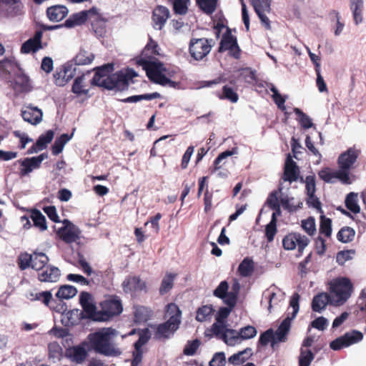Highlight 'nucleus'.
I'll return each instance as SVG.
<instances>
[{
    "label": "nucleus",
    "mask_w": 366,
    "mask_h": 366,
    "mask_svg": "<svg viewBox=\"0 0 366 366\" xmlns=\"http://www.w3.org/2000/svg\"><path fill=\"white\" fill-rule=\"evenodd\" d=\"M82 308L88 318L94 321L101 322V320L98 318L99 317V314H100V310H97V307L92 302L85 305L82 307Z\"/></svg>",
    "instance_id": "obj_45"
},
{
    "label": "nucleus",
    "mask_w": 366,
    "mask_h": 366,
    "mask_svg": "<svg viewBox=\"0 0 366 366\" xmlns=\"http://www.w3.org/2000/svg\"><path fill=\"white\" fill-rule=\"evenodd\" d=\"M21 116L25 122L36 125L42 121L43 112L38 107L29 105L22 109Z\"/></svg>",
    "instance_id": "obj_16"
},
{
    "label": "nucleus",
    "mask_w": 366,
    "mask_h": 366,
    "mask_svg": "<svg viewBox=\"0 0 366 366\" xmlns=\"http://www.w3.org/2000/svg\"><path fill=\"white\" fill-rule=\"evenodd\" d=\"M12 86L14 91L18 93L29 92L31 89L29 76L21 71L16 74Z\"/></svg>",
    "instance_id": "obj_20"
},
{
    "label": "nucleus",
    "mask_w": 366,
    "mask_h": 366,
    "mask_svg": "<svg viewBox=\"0 0 366 366\" xmlns=\"http://www.w3.org/2000/svg\"><path fill=\"white\" fill-rule=\"evenodd\" d=\"M277 231V219L273 217L271 218L269 223L267 224L265 227V236L269 242L274 240Z\"/></svg>",
    "instance_id": "obj_49"
},
{
    "label": "nucleus",
    "mask_w": 366,
    "mask_h": 366,
    "mask_svg": "<svg viewBox=\"0 0 366 366\" xmlns=\"http://www.w3.org/2000/svg\"><path fill=\"white\" fill-rule=\"evenodd\" d=\"M123 284L124 290H126V288L129 289V290L142 289V286L140 284L139 276H132V277L129 278L127 282L124 281Z\"/></svg>",
    "instance_id": "obj_55"
},
{
    "label": "nucleus",
    "mask_w": 366,
    "mask_h": 366,
    "mask_svg": "<svg viewBox=\"0 0 366 366\" xmlns=\"http://www.w3.org/2000/svg\"><path fill=\"white\" fill-rule=\"evenodd\" d=\"M254 262L249 257H245L238 267L239 274H250L254 272Z\"/></svg>",
    "instance_id": "obj_41"
},
{
    "label": "nucleus",
    "mask_w": 366,
    "mask_h": 366,
    "mask_svg": "<svg viewBox=\"0 0 366 366\" xmlns=\"http://www.w3.org/2000/svg\"><path fill=\"white\" fill-rule=\"evenodd\" d=\"M355 236V231L350 227H342L337 233V238L340 242L348 243L352 242Z\"/></svg>",
    "instance_id": "obj_33"
},
{
    "label": "nucleus",
    "mask_w": 366,
    "mask_h": 366,
    "mask_svg": "<svg viewBox=\"0 0 366 366\" xmlns=\"http://www.w3.org/2000/svg\"><path fill=\"white\" fill-rule=\"evenodd\" d=\"M164 317L168 318L166 322L152 327L154 330L155 340L169 339L179 327L182 312L176 304L169 303L167 305Z\"/></svg>",
    "instance_id": "obj_3"
},
{
    "label": "nucleus",
    "mask_w": 366,
    "mask_h": 366,
    "mask_svg": "<svg viewBox=\"0 0 366 366\" xmlns=\"http://www.w3.org/2000/svg\"><path fill=\"white\" fill-rule=\"evenodd\" d=\"M353 290L351 280L346 277H339L330 281L329 291L332 297V305H344L351 297Z\"/></svg>",
    "instance_id": "obj_4"
},
{
    "label": "nucleus",
    "mask_w": 366,
    "mask_h": 366,
    "mask_svg": "<svg viewBox=\"0 0 366 366\" xmlns=\"http://www.w3.org/2000/svg\"><path fill=\"white\" fill-rule=\"evenodd\" d=\"M92 29L97 37H102L106 34V22L102 19L97 13V18H92L90 20Z\"/></svg>",
    "instance_id": "obj_30"
},
{
    "label": "nucleus",
    "mask_w": 366,
    "mask_h": 366,
    "mask_svg": "<svg viewBox=\"0 0 366 366\" xmlns=\"http://www.w3.org/2000/svg\"><path fill=\"white\" fill-rule=\"evenodd\" d=\"M54 136V132L52 130H48L45 134L39 137L36 142V147L39 146L40 149H44L47 144L50 143Z\"/></svg>",
    "instance_id": "obj_48"
},
{
    "label": "nucleus",
    "mask_w": 366,
    "mask_h": 366,
    "mask_svg": "<svg viewBox=\"0 0 366 366\" xmlns=\"http://www.w3.org/2000/svg\"><path fill=\"white\" fill-rule=\"evenodd\" d=\"M173 6L174 12L177 14L184 15L188 11L189 0H169Z\"/></svg>",
    "instance_id": "obj_43"
},
{
    "label": "nucleus",
    "mask_w": 366,
    "mask_h": 366,
    "mask_svg": "<svg viewBox=\"0 0 366 366\" xmlns=\"http://www.w3.org/2000/svg\"><path fill=\"white\" fill-rule=\"evenodd\" d=\"M94 58V56L92 53L81 49L74 58L75 66L89 64L93 61Z\"/></svg>",
    "instance_id": "obj_32"
},
{
    "label": "nucleus",
    "mask_w": 366,
    "mask_h": 366,
    "mask_svg": "<svg viewBox=\"0 0 366 366\" xmlns=\"http://www.w3.org/2000/svg\"><path fill=\"white\" fill-rule=\"evenodd\" d=\"M330 17L332 21H336V29L334 33L335 36H339L342 33L345 26L344 24L340 21V14L337 11L333 10L330 13Z\"/></svg>",
    "instance_id": "obj_60"
},
{
    "label": "nucleus",
    "mask_w": 366,
    "mask_h": 366,
    "mask_svg": "<svg viewBox=\"0 0 366 366\" xmlns=\"http://www.w3.org/2000/svg\"><path fill=\"white\" fill-rule=\"evenodd\" d=\"M150 339L149 329L146 328L141 331L138 340L134 343L136 350L139 351L141 347L146 344Z\"/></svg>",
    "instance_id": "obj_56"
},
{
    "label": "nucleus",
    "mask_w": 366,
    "mask_h": 366,
    "mask_svg": "<svg viewBox=\"0 0 366 366\" xmlns=\"http://www.w3.org/2000/svg\"><path fill=\"white\" fill-rule=\"evenodd\" d=\"M362 339V333L360 331L353 330L332 340L330 344V347L332 350L337 351L342 348L356 344L360 342Z\"/></svg>",
    "instance_id": "obj_9"
},
{
    "label": "nucleus",
    "mask_w": 366,
    "mask_h": 366,
    "mask_svg": "<svg viewBox=\"0 0 366 366\" xmlns=\"http://www.w3.org/2000/svg\"><path fill=\"white\" fill-rule=\"evenodd\" d=\"M200 345V341L198 339L192 341H188L185 345L183 353L186 355H193L197 352V349Z\"/></svg>",
    "instance_id": "obj_58"
},
{
    "label": "nucleus",
    "mask_w": 366,
    "mask_h": 366,
    "mask_svg": "<svg viewBox=\"0 0 366 366\" xmlns=\"http://www.w3.org/2000/svg\"><path fill=\"white\" fill-rule=\"evenodd\" d=\"M224 303L227 307H221L218 310L215 315V320L217 323H226V320L237 304V298L231 295L227 300H224Z\"/></svg>",
    "instance_id": "obj_17"
},
{
    "label": "nucleus",
    "mask_w": 366,
    "mask_h": 366,
    "mask_svg": "<svg viewBox=\"0 0 366 366\" xmlns=\"http://www.w3.org/2000/svg\"><path fill=\"white\" fill-rule=\"evenodd\" d=\"M84 76L82 74L81 76H77L74 79V82L72 86L71 91L73 93L80 95V94H86L88 92V90L84 89V86L83 85Z\"/></svg>",
    "instance_id": "obj_51"
},
{
    "label": "nucleus",
    "mask_w": 366,
    "mask_h": 366,
    "mask_svg": "<svg viewBox=\"0 0 366 366\" xmlns=\"http://www.w3.org/2000/svg\"><path fill=\"white\" fill-rule=\"evenodd\" d=\"M282 187H279L278 191H273L267 197L266 204L268 205V207H270V209H272L274 207H277L278 205H280V198L279 197V193L280 194H282Z\"/></svg>",
    "instance_id": "obj_54"
},
{
    "label": "nucleus",
    "mask_w": 366,
    "mask_h": 366,
    "mask_svg": "<svg viewBox=\"0 0 366 366\" xmlns=\"http://www.w3.org/2000/svg\"><path fill=\"white\" fill-rule=\"evenodd\" d=\"M237 153V149H233L231 151L227 150V151H224V152H222L221 154H219L214 162V169L215 170L219 169L221 167L220 164L223 160H224L226 158H227L233 154H235Z\"/></svg>",
    "instance_id": "obj_62"
},
{
    "label": "nucleus",
    "mask_w": 366,
    "mask_h": 366,
    "mask_svg": "<svg viewBox=\"0 0 366 366\" xmlns=\"http://www.w3.org/2000/svg\"><path fill=\"white\" fill-rule=\"evenodd\" d=\"M112 70V64H106L97 68L92 80V84L109 90L124 91L128 89L131 83H133L132 78L137 76L133 69H128L125 72L121 71L109 74Z\"/></svg>",
    "instance_id": "obj_1"
},
{
    "label": "nucleus",
    "mask_w": 366,
    "mask_h": 366,
    "mask_svg": "<svg viewBox=\"0 0 366 366\" xmlns=\"http://www.w3.org/2000/svg\"><path fill=\"white\" fill-rule=\"evenodd\" d=\"M152 312L149 308L144 306L134 307V317L137 323L146 322L149 320Z\"/></svg>",
    "instance_id": "obj_28"
},
{
    "label": "nucleus",
    "mask_w": 366,
    "mask_h": 366,
    "mask_svg": "<svg viewBox=\"0 0 366 366\" xmlns=\"http://www.w3.org/2000/svg\"><path fill=\"white\" fill-rule=\"evenodd\" d=\"M224 51H229V55L235 59H239L240 57L241 50L238 46L237 38L232 34L229 29L222 35L219 47V52Z\"/></svg>",
    "instance_id": "obj_11"
},
{
    "label": "nucleus",
    "mask_w": 366,
    "mask_h": 366,
    "mask_svg": "<svg viewBox=\"0 0 366 366\" xmlns=\"http://www.w3.org/2000/svg\"><path fill=\"white\" fill-rule=\"evenodd\" d=\"M298 174L299 171L297 164L289 154L285 164L283 179L290 182H295L298 179Z\"/></svg>",
    "instance_id": "obj_21"
},
{
    "label": "nucleus",
    "mask_w": 366,
    "mask_h": 366,
    "mask_svg": "<svg viewBox=\"0 0 366 366\" xmlns=\"http://www.w3.org/2000/svg\"><path fill=\"white\" fill-rule=\"evenodd\" d=\"M256 13L270 12L271 0H249Z\"/></svg>",
    "instance_id": "obj_39"
},
{
    "label": "nucleus",
    "mask_w": 366,
    "mask_h": 366,
    "mask_svg": "<svg viewBox=\"0 0 366 366\" xmlns=\"http://www.w3.org/2000/svg\"><path fill=\"white\" fill-rule=\"evenodd\" d=\"M347 208L353 213H359L360 208L357 204V194L354 192L349 193L345 199Z\"/></svg>",
    "instance_id": "obj_40"
},
{
    "label": "nucleus",
    "mask_w": 366,
    "mask_h": 366,
    "mask_svg": "<svg viewBox=\"0 0 366 366\" xmlns=\"http://www.w3.org/2000/svg\"><path fill=\"white\" fill-rule=\"evenodd\" d=\"M309 243V238L298 232H291L286 235L282 240V244L285 249L292 250L297 247L298 252L300 254L302 253Z\"/></svg>",
    "instance_id": "obj_10"
},
{
    "label": "nucleus",
    "mask_w": 366,
    "mask_h": 366,
    "mask_svg": "<svg viewBox=\"0 0 366 366\" xmlns=\"http://www.w3.org/2000/svg\"><path fill=\"white\" fill-rule=\"evenodd\" d=\"M157 46L158 45L157 43L150 39L149 42L146 45L145 48L142 51L139 59L137 61L138 64H139V61L142 59L151 60L150 57L152 55L158 54L159 53L157 51Z\"/></svg>",
    "instance_id": "obj_37"
},
{
    "label": "nucleus",
    "mask_w": 366,
    "mask_h": 366,
    "mask_svg": "<svg viewBox=\"0 0 366 366\" xmlns=\"http://www.w3.org/2000/svg\"><path fill=\"white\" fill-rule=\"evenodd\" d=\"M100 314L98 317L101 322H105L111 320L114 316L122 313L123 307L122 301L119 297L113 295L109 296L100 303Z\"/></svg>",
    "instance_id": "obj_6"
},
{
    "label": "nucleus",
    "mask_w": 366,
    "mask_h": 366,
    "mask_svg": "<svg viewBox=\"0 0 366 366\" xmlns=\"http://www.w3.org/2000/svg\"><path fill=\"white\" fill-rule=\"evenodd\" d=\"M48 261L47 256L44 253H35L33 255L29 254H22L19 258V265L21 269H24L26 267H31L36 271L42 270L38 274H57L59 272V269L55 267L50 268L49 272L48 269H44L45 264Z\"/></svg>",
    "instance_id": "obj_5"
},
{
    "label": "nucleus",
    "mask_w": 366,
    "mask_h": 366,
    "mask_svg": "<svg viewBox=\"0 0 366 366\" xmlns=\"http://www.w3.org/2000/svg\"><path fill=\"white\" fill-rule=\"evenodd\" d=\"M42 31H36L33 38L26 41L21 47V51L23 54L36 52L41 48Z\"/></svg>",
    "instance_id": "obj_19"
},
{
    "label": "nucleus",
    "mask_w": 366,
    "mask_h": 366,
    "mask_svg": "<svg viewBox=\"0 0 366 366\" xmlns=\"http://www.w3.org/2000/svg\"><path fill=\"white\" fill-rule=\"evenodd\" d=\"M257 335V330L253 326H246L239 331V335L242 340H248L254 337Z\"/></svg>",
    "instance_id": "obj_57"
},
{
    "label": "nucleus",
    "mask_w": 366,
    "mask_h": 366,
    "mask_svg": "<svg viewBox=\"0 0 366 366\" xmlns=\"http://www.w3.org/2000/svg\"><path fill=\"white\" fill-rule=\"evenodd\" d=\"M139 65H142L147 70V75L155 83L167 86L169 82V79L162 74L163 71H165L163 64L142 59L139 61Z\"/></svg>",
    "instance_id": "obj_7"
},
{
    "label": "nucleus",
    "mask_w": 366,
    "mask_h": 366,
    "mask_svg": "<svg viewBox=\"0 0 366 366\" xmlns=\"http://www.w3.org/2000/svg\"><path fill=\"white\" fill-rule=\"evenodd\" d=\"M169 17V10L163 6H157L153 11L152 20L156 29H162Z\"/></svg>",
    "instance_id": "obj_18"
},
{
    "label": "nucleus",
    "mask_w": 366,
    "mask_h": 366,
    "mask_svg": "<svg viewBox=\"0 0 366 366\" xmlns=\"http://www.w3.org/2000/svg\"><path fill=\"white\" fill-rule=\"evenodd\" d=\"M251 349L247 348L243 351L239 352L229 357V362L232 365H240L244 362L251 355Z\"/></svg>",
    "instance_id": "obj_35"
},
{
    "label": "nucleus",
    "mask_w": 366,
    "mask_h": 366,
    "mask_svg": "<svg viewBox=\"0 0 366 366\" xmlns=\"http://www.w3.org/2000/svg\"><path fill=\"white\" fill-rule=\"evenodd\" d=\"M355 254V251L352 249L346 250V251H340L337 252L336 256V261L339 264H344V263L352 258V256Z\"/></svg>",
    "instance_id": "obj_63"
},
{
    "label": "nucleus",
    "mask_w": 366,
    "mask_h": 366,
    "mask_svg": "<svg viewBox=\"0 0 366 366\" xmlns=\"http://www.w3.org/2000/svg\"><path fill=\"white\" fill-rule=\"evenodd\" d=\"M69 10L63 5H54L49 7L46 10V14L50 21H59L62 20L67 14Z\"/></svg>",
    "instance_id": "obj_23"
},
{
    "label": "nucleus",
    "mask_w": 366,
    "mask_h": 366,
    "mask_svg": "<svg viewBox=\"0 0 366 366\" xmlns=\"http://www.w3.org/2000/svg\"><path fill=\"white\" fill-rule=\"evenodd\" d=\"M274 331L272 329H269L260 335L259 339V344L262 346H266L269 342H271L272 345V341L274 340Z\"/></svg>",
    "instance_id": "obj_61"
},
{
    "label": "nucleus",
    "mask_w": 366,
    "mask_h": 366,
    "mask_svg": "<svg viewBox=\"0 0 366 366\" xmlns=\"http://www.w3.org/2000/svg\"><path fill=\"white\" fill-rule=\"evenodd\" d=\"M97 18V9L94 7L71 14L64 23L66 28H73L84 24L87 20Z\"/></svg>",
    "instance_id": "obj_12"
},
{
    "label": "nucleus",
    "mask_w": 366,
    "mask_h": 366,
    "mask_svg": "<svg viewBox=\"0 0 366 366\" xmlns=\"http://www.w3.org/2000/svg\"><path fill=\"white\" fill-rule=\"evenodd\" d=\"M214 312L212 305H206L199 307L196 312V320L200 322L209 321Z\"/></svg>",
    "instance_id": "obj_27"
},
{
    "label": "nucleus",
    "mask_w": 366,
    "mask_h": 366,
    "mask_svg": "<svg viewBox=\"0 0 366 366\" xmlns=\"http://www.w3.org/2000/svg\"><path fill=\"white\" fill-rule=\"evenodd\" d=\"M70 357L74 362L77 363H81L86 360L87 357V352L82 347H74L72 349Z\"/></svg>",
    "instance_id": "obj_44"
},
{
    "label": "nucleus",
    "mask_w": 366,
    "mask_h": 366,
    "mask_svg": "<svg viewBox=\"0 0 366 366\" xmlns=\"http://www.w3.org/2000/svg\"><path fill=\"white\" fill-rule=\"evenodd\" d=\"M76 70L75 65L69 63L66 64L61 71L54 74L55 84L59 86H64L74 76Z\"/></svg>",
    "instance_id": "obj_15"
},
{
    "label": "nucleus",
    "mask_w": 366,
    "mask_h": 366,
    "mask_svg": "<svg viewBox=\"0 0 366 366\" xmlns=\"http://www.w3.org/2000/svg\"><path fill=\"white\" fill-rule=\"evenodd\" d=\"M229 285L227 281H222L214 290L213 295L216 297H218L224 302V300H227L229 297L232 295L234 296L237 299V295L234 292H228Z\"/></svg>",
    "instance_id": "obj_26"
},
{
    "label": "nucleus",
    "mask_w": 366,
    "mask_h": 366,
    "mask_svg": "<svg viewBox=\"0 0 366 366\" xmlns=\"http://www.w3.org/2000/svg\"><path fill=\"white\" fill-rule=\"evenodd\" d=\"M302 229L309 234H314L316 231L315 227V221L313 217H309L307 219H304L302 221L301 224Z\"/></svg>",
    "instance_id": "obj_59"
},
{
    "label": "nucleus",
    "mask_w": 366,
    "mask_h": 366,
    "mask_svg": "<svg viewBox=\"0 0 366 366\" xmlns=\"http://www.w3.org/2000/svg\"><path fill=\"white\" fill-rule=\"evenodd\" d=\"M291 322L289 318H285L278 327L275 332H274V340L272 341V347L278 342H285L287 340V335L290 330Z\"/></svg>",
    "instance_id": "obj_22"
},
{
    "label": "nucleus",
    "mask_w": 366,
    "mask_h": 366,
    "mask_svg": "<svg viewBox=\"0 0 366 366\" xmlns=\"http://www.w3.org/2000/svg\"><path fill=\"white\" fill-rule=\"evenodd\" d=\"M314 358L315 355L310 350L301 348L299 357V366H310Z\"/></svg>",
    "instance_id": "obj_46"
},
{
    "label": "nucleus",
    "mask_w": 366,
    "mask_h": 366,
    "mask_svg": "<svg viewBox=\"0 0 366 366\" xmlns=\"http://www.w3.org/2000/svg\"><path fill=\"white\" fill-rule=\"evenodd\" d=\"M196 1L204 13L210 15L215 11L218 0H196Z\"/></svg>",
    "instance_id": "obj_34"
},
{
    "label": "nucleus",
    "mask_w": 366,
    "mask_h": 366,
    "mask_svg": "<svg viewBox=\"0 0 366 366\" xmlns=\"http://www.w3.org/2000/svg\"><path fill=\"white\" fill-rule=\"evenodd\" d=\"M294 112L299 117V122L304 129H310L313 127L311 118L299 108H295Z\"/></svg>",
    "instance_id": "obj_47"
},
{
    "label": "nucleus",
    "mask_w": 366,
    "mask_h": 366,
    "mask_svg": "<svg viewBox=\"0 0 366 366\" xmlns=\"http://www.w3.org/2000/svg\"><path fill=\"white\" fill-rule=\"evenodd\" d=\"M19 164L21 166L20 174L21 176H25L32 172L34 169L40 167L38 162L36 161L34 157H27L22 160H19Z\"/></svg>",
    "instance_id": "obj_25"
},
{
    "label": "nucleus",
    "mask_w": 366,
    "mask_h": 366,
    "mask_svg": "<svg viewBox=\"0 0 366 366\" xmlns=\"http://www.w3.org/2000/svg\"><path fill=\"white\" fill-rule=\"evenodd\" d=\"M225 364L226 359L224 352L215 353L212 360L209 362V366H224Z\"/></svg>",
    "instance_id": "obj_64"
},
{
    "label": "nucleus",
    "mask_w": 366,
    "mask_h": 366,
    "mask_svg": "<svg viewBox=\"0 0 366 366\" xmlns=\"http://www.w3.org/2000/svg\"><path fill=\"white\" fill-rule=\"evenodd\" d=\"M118 332L112 327H104L90 333L88 336L91 347L98 354L108 357H116L122 352L115 343Z\"/></svg>",
    "instance_id": "obj_2"
},
{
    "label": "nucleus",
    "mask_w": 366,
    "mask_h": 366,
    "mask_svg": "<svg viewBox=\"0 0 366 366\" xmlns=\"http://www.w3.org/2000/svg\"><path fill=\"white\" fill-rule=\"evenodd\" d=\"M214 43L212 39H192L189 46L191 56L197 61L203 60L209 54Z\"/></svg>",
    "instance_id": "obj_8"
},
{
    "label": "nucleus",
    "mask_w": 366,
    "mask_h": 366,
    "mask_svg": "<svg viewBox=\"0 0 366 366\" xmlns=\"http://www.w3.org/2000/svg\"><path fill=\"white\" fill-rule=\"evenodd\" d=\"M73 133L70 135L68 134H63L59 137L56 138L52 146V154L57 155L61 153L65 144L71 139Z\"/></svg>",
    "instance_id": "obj_31"
},
{
    "label": "nucleus",
    "mask_w": 366,
    "mask_h": 366,
    "mask_svg": "<svg viewBox=\"0 0 366 366\" xmlns=\"http://www.w3.org/2000/svg\"><path fill=\"white\" fill-rule=\"evenodd\" d=\"M161 94L158 92H154L152 94H144L141 95H134L129 97L122 101L127 103H136L142 100H152L154 99L160 98Z\"/></svg>",
    "instance_id": "obj_38"
},
{
    "label": "nucleus",
    "mask_w": 366,
    "mask_h": 366,
    "mask_svg": "<svg viewBox=\"0 0 366 366\" xmlns=\"http://www.w3.org/2000/svg\"><path fill=\"white\" fill-rule=\"evenodd\" d=\"M31 218L34 222V225L38 227L41 231H44L47 229L46 217L40 211L34 209L31 212Z\"/></svg>",
    "instance_id": "obj_36"
},
{
    "label": "nucleus",
    "mask_w": 366,
    "mask_h": 366,
    "mask_svg": "<svg viewBox=\"0 0 366 366\" xmlns=\"http://www.w3.org/2000/svg\"><path fill=\"white\" fill-rule=\"evenodd\" d=\"M300 295L298 293H295L290 301V305L292 308V312L291 315L288 313L287 316L285 318H289L290 321L294 320L297 316V312L300 310L299 300H300Z\"/></svg>",
    "instance_id": "obj_50"
},
{
    "label": "nucleus",
    "mask_w": 366,
    "mask_h": 366,
    "mask_svg": "<svg viewBox=\"0 0 366 366\" xmlns=\"http://www.w3.org/2000/svg\"><path fill=\"white\" fill-rule=\"evenodd\" d=\"M218 97L221 99H227L232 103H236L239 99L237 92L228 85L223 86L222 93L219 94Z\"/></svg>",
    "instance_id": "obj_42"
},
{
    "label": "nucleus",
    "mask_w": 366,
    "mask_h": 366,
    "mask_svg": "<svg viewBox=\"0 0 366 366\" xmlns=\"http://www.w3.org/2000/svg\"><path fill=\"white\" fill-rule=\"evenodd\" d=\"M328 303L332 305V297L330 295L322 292L315 295L312 302V309L315 312H320L324 310Z\"/></svg>",
    "instance_id": "obj_24"
},
{
    "label": "nucleus",
    "mask_w": 366,
    "mask_h": 366,
    "mask_svg": "<svg viewBox=\"0 0 366 366\" xmlns=\"http://www.w3.org/2000/svg\"><path fill=\"white\" fill-rule=\"evenodd\" d=\"M360 151L355 147H350L345 152L342 153L337 159L340 168L350 169L355 163Z\"/></svg>",
    "instance_id": "obj_14"
},
{
    "label": "nucleus",
    "mask_w": 366,
    "mask_h": 366,
    "mask_svg": "<svg viewBox=\"0 0 366 366\" xmlns=\"http://www.w3.org/2000/svg\"><path fill=\"white\" fill-rule=\"evenodd\" d=\"M239 339L241 338L239 332L233 329H229L222 340L227 345L232 346L237 344Z\"/></svg>",
    "instance_id": "obj_53"
},
{
    "label": "nucleus",
    "mask_w": 366,
    "mask_h": 366,
    "mask_svg": "<svg viewBox=\"0 0 366 366\" xmlns=\"http://www.w3.org/2000/svg\"><path fill=\"white\" fill-rule=\"evenodd\" d=\"M81 231L69 220L64 219L63 226L59 229L58 234L66 243L76 242L80 239Z\"/></svg>",
    "instance_id": "obj_13"
},
{
    "label": "nucleus",
    "mask_w": 366,
    "mask_h": 366,
    "mask_svg": "<svg viewBox=\"0 0 366 366\" xmlns=\"http://www.w3.org/2000/svg\"><path fill=\"white\" fill-rule=\"evenodd\" d=\"M320 232L327 237H330L332 234V221L324 216L321 217Z\"/></svg>",
    "instance_id": "obj_52"
},
{
    "label": "nucleus",
    "mask_w": 366,
    "mask_h": 366,
    "mask_svg": "<svg viewBox=\"0 0 366 366\" xmlns=\"http://www.w3.org/2000/svg\"><path fill=\"white\" fill-rule=\"evenodd\" d=\"M280 203L282 207L288 211L289 212H295L299 208L302 207V203L299 202L297 204H295L293 201V197H290L287 194L282 193L280 196Z\"/></svg>",
    "instance_id": "obj_29"
}]
</instances>
